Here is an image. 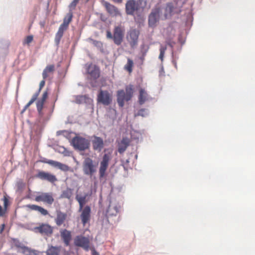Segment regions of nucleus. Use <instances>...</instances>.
<instances>
[{"instance_id":"nucleus-38","label":"nucleus","mask_w":255,"mask_h":255,"mask_svg":"<svg viewBox=\"0 0 255 255\" xmlns=\"http://www.w3.org/2000/svg\"><path fill=\"white\" fill-rule=\"evenodd\" d=\"M47 96H48L47 92H45L43 94V95H42V98L41 101V108H40V109H42L44 102H45V101L47 99Z\"/></svg>"},{"instance_id":"nucleus-47","label":"nucleus","mask_w":255,"mask_h":255,"mask_svg":"<svg viewBox=\"0 0 255 255\" xmlns=\"http://www.w3.org/2000/svg\"><path fill=\"white\" fill-rule=\"evenodd\" d=\"M34 102L31 99L29 101V102L25 106L23 110H26L32 104H33Z\"/></svg>"},{"instance_id":"nucleus-13","label":"nucleus","mask_w":255,"mask_h":255,"mask_svg":"<svg viewBox=\"0 0 255 255\" xmlns=\"http://www.w3.org/2000/svg\"><path fill=\"white\" fill-rule=\"evenodd\" d=\"M102 4L105 7L107 12L112 16H117L120 15L118 8L110 2L103 0Z\"/></svg>"},{"instance_id":"nucleus-4","label":"nucleus","mask_w":255,"mask_h":255,"mask_svg":"<svg viewBox=\"0 0 255 255\" xmlns=\"http://www.w3.org/2000/svg\"><path fill=\"white\" fill-rule=\"evenodd\" d=\"M125 35L124 27L121 25L116 26L113 31V41L115 44L120 45L123 41Z\"/></svg>"},{"instance_id":"nucleus-15","label":"nucleus","mask_w":255,"mask_h":255,"mask_svg":"<svg viewBox=\"0 0 255 255\" xmlns=\"http://www.w3.org/2000/svg\"><path fill=\"white\" fill-rule=\"evenodd\" d=\"M80 211V210H79ZM91 208L89 206H85L82 209L80 218L82 224L85 226L87 223H89L91 219Z\"/></svg>"},{"instance_id":"nucleus-11","label":"nucleus","mask_w":255,"mask_h":255,"mask_svg":"<svg viewBox=\"0 0 255 255\" xmlns=\"http://www.w3.org/2000/svg\"><path fill=\"white\" fill-rule=\"evenodd\" d=\"M110 160V155L108 154H105L103 157L102 160L100 162V166L99 168V176L100 178H102L105 176L106 171L109 165Z\"/></svg>"},{"instance_id":"nucleus-40","label":"nucleus","mask_w":255,"mask_h":255,"mask_svg":"<svg viewBox=\"0 0 255 255\" xmlns=\"http://www.w3.org/2000/svg\"><path fill=\"white\" fill-rule=\"evenodd\" d=\"M38 212L40 213L42 215L45 216L48 214V212L47 210L44 209L43 208L39 206V209L38 210Z\"/></svg>"},{"instance_id":"nucleus-52","label":"nucleus","mask_w":255,"mask_h":255,"mask_svg":"<svg viewBox=\"0 0 255 255\" xmlns=\"http://www.w3.org/2000/svg\"><path fill=\"white\" fill-rule=\"evenodd\" d=\"M139 19L140 20V22H143L144 21V18L142 16H140Z\"/></svg>"},{"instance_id":"nucleus-3","label":"nucleus","mask_w":255,"mask_h":255,"mask_svg":"<svg viewBox=\"0 0 255 255\" xmlns=\"http://www.w3.org/2000/svg\"><path fill=\"white\" fill-rule=\"evenodd\" d=\"M72 144L75 149L82 151L89 147V142L84 137L77 136L72 139Z\"/></svg>"},{"instance_id":"nucleus-8","label":"nucleus","mask_w":255,"mask_h":255,"mask_svg":"<svg viewBox=\"0 0 255 255\" xmlns=\"http://www.w3.org/2000/svg\"><path fill=\"white\" fill-rule=\"evenodd\" d=\"M35 201L43 202L47 204L51 205L54 202V199L52 193L43 192L35 197Z\"/></svg>"},{"instance_id":"nucleus-23","label":"nucleus","mask_w":255,"mask_h":255,"mask_svg":"<svg viewBox=\"0 0 255 255\" xmlns=\"http://www.w3.org/2000/svg\"><path fill=\"white\" fill-rule=\"evenodd\" d=\"M87 194H85L83 196L77 195L76 199L78 202L79 204V210H82L84 208V205L88 202L87 200Z\"/></svg>"},{"instance_id":"nucleus-48","label":"nucleus","mask_w":255,"mask_h":255,"mask_svg":"<svg viewBox=\"0 0 255 255\" xmlns=\"http://www.w3.org/2000/svg\"><path fill=\"white\" fill-rule=\"evenodd\" d=\"M39 91H38L37 93H36L34 94L33 95V96H32V98H31V99L32 100H33L34 102H35V100L37 99V97H38V95H39Z\"/></svg>"},{"instance_id":"nucleus-51","label":"nucleus","mask_w":255,"mask_h":255,"mask_svg":"<svg viewBox=\"0 0 255 255\" xmlns=\"http://www.w3.org/2000/svg\"><path fill=\"white\" fill-rule=\"evenodd\" d=\"M37 110L38 111L41 110V102H39L37 104Z\"/></svg>"},{"instance_id":"nucleus-30","label":"nucleus","mask_w":255,"mask_h":255,"mask_svg":"<svg viewBox=\"0 0 255 255\" xmlns=\"http://www.w3.org/2000/svg\"><path fill=\"white\" fill-rule=\"evenodd\" d=\"M73 195L72 190L70 188H67L66 190L63 191L61 197L62 198L70 199Z\"/></svg>"},{"instance_id":"nucleus-28","label":"nucleus","mask_w":255,"mask_h":255,"mask_svg":"<svg viewBox=\"0 0 255 255\" xmlns=\"http://www.w3.org/2000/svg\"><path fill=\"white\" fill-rule=\"evenodd\" d=\"M2 200L3 202V208L1 207V206L0 205V216L2 217L4 215L7 206L8 204V199L7 197L5 196L3 197V198L2 199Z\"/></svg>"},{"instance_id":"nucleus-22","label":"nucleus","mask_w":255,"mask_h":255,"mask_svg":"<svg viewBox=\"0 0 255 255\" xmlns=\"http://www.w3.org/2000/svg\"><path fill=\"white\" fill-rule=\"evenodd\" d=\"M138 103L139 105H143L148 100V95L143 89H140L139 91Z\"/></svg>"},{"instance_id":"nucleus-18","label":"nucleus","mask_w":255,"mask_h":255,"mask_svg":"<svg viewBox=\"0 0 255 255\" xmlns=\"http://www.w3.org/2000/svg\"><path fill=\"white\" fill-rule=\"evenodd\" d=\"M60 235L66 246H68L72 239L71 232L66 229L60 231Z\"/></svg>"},{"instance_id":"nucleus-46","label":"nucleus","mask_w":255,"mask_h":255,"mask_svg":"<svg viewBox=\"0 0 255 255\" xmlns=\"http://www.w3.org/2000/svg\"><path fill=\"white\" fill-rule=\"evenodd\" d=\"M45 79H44L43 80H42L40 83V84H39V92H40L41 90L42 89V88L45 85Z\"/></svg>"},{"instance_id":"nucleus-37","label":"nucleus","mask_w":255,"mask_h":255,"mask_svg":"<svg viewBox=\"0 0 255 255\" xmlns=\"http://www.w3.org/2000/svg\"><path fill=\"white\" fill-rule=\"evenodd\" d=\"M26 207L31 210L38 211L39 206L38 205H36L28 204V205H26Z\"/></svg>"},{"instance_id":"nucleus-19","label":"nucleus","mask_w":255,"mask_h":255,"mask_svg":"<svg viewBox=\"0 0 255 255\" xmlns=\"http://www.w3.org/2000/svg\"><path fill=\"white\" fill-rule=\"evenodd\" d=\"M130 143L129 139L127 137H123L118 145V151L120 153H123L127 147L128 146Z\"/></svg>"},{"instance_id":"nucleus-42","label":"nucleus","mask_w":255,"mask_h":255,"mask_svg":"<svg viewBox=\"0 0 255 255\" xmlns=\"http://www.w3.org/2000/svg\"><path fill=\"white\" fill-rule=\"evenodd\" d=\"M79 1V0H73L69 5L70 8L71 9H74Z\"/></svg>"},{"instance_id":"nucleus-31","label":"nucleus","mask_w":255,"mask_h":255,"mask_svg":"<svg viewBox=\"0 0 255 255\" xmlns=\"http://www.w3.org/2000/svg\"><path fill=\"white\" fill-rule=\"evenodd\" d=\"M133 66V62L130 58H128L127 63L125 65L124 69L127 70L129 73L132 71V67Z\"/></svg>"},{"instance_id":"nucleus-5","label":"nucleus","mask_w":255,"mask_h":255,"mask_svg":"<svg viewBox=\"0 0 255 255\" xmlns=\"http://www.w3.org/2000/svg\"><path fill=\"white\" fill-rule=\"evenodd\" d=\"M180 11V7L178 5L177 1L175 0L172 2H168L166 4L165 8L164 16L166 18L168 16H170L174 13H179Z\"/></svg>"},{"instance_id":"nucleus-29","label":"nucleus","mask_w":255,"mask_h":255,"mask_svg":"<svg viewBox=\"0 0 255 255\" xmlns=\"http://www.w3.org/2000/svg\"><path fill=\"white\" fill-rule=\"evenodd\" d=\"M133 86L129 85L126 88V100L128 101L130 100L133 96Z\"/></svg>"},{"instance_id":"nucleus-20","label":"nucleus","mask_w":255,"mask_h":255,"mask_svg":"<svg viewBox=\"0 0 255 255\" xmlns=\"http://www.w3.org/2000/svg\"><path fill=\"white\" fill-rule=\"evenodd\" d=\"M92 143L94 149L99 151H101L104 147L103 140L99 137H95Z\"/></svg>"},{"instance_id":"nucleus-50","label":"nucleus","mask_w":255,"mask_h":255,"mask_svg":"<svg viewBox=\"0 0 255 255\" xmlns=\"http://www.w3.org/2000/svg\"><path fill=\"white\" fill-rule=\"evenodd\" d=\"M4 227H5V225L4 224H2L1 225V226L0 227V234H1L2 233V232L3 231Z\"/></svg>"},{"instance_id":"nucleus-10","label":"nucleus","mask_w":255,"mask_h":255,"mask_svg":"<svg viewBox=\"0 0 255 255\" xmlns=\"http://www.w3.org/2000/svg\"><path fill=\"white\" fill-rule=\"evenodd\" d=\"M160 9L158 7H155L148 16V25L150 27H154L156 26L157 22L159 18Z\"/></svg>"},{"instance_id":"nucleus-7","label":"nucleus","mask_w":255,"mask_h":255,"mask_svg":"<svg viewBox=\"0 0 255 255\" xmlns=\"http://www.w3.org/2000/svg\"><path fill=\"white\" fill-rule=\"evenodd\" d=\"M35 233H39L42 235L51 236L53 232V229L52 226L48 224L41 223L34 228Z\"/></svg>"},{"instance_id":"nucleus-45","label":"nucleus","mask_w":255,"mask_h":255,"mask_svg":"<svg viewBox=\"0 0 255 255\" xmlns=\"http://www.w3.org/2000/svg\"><path fill=\"white\" fill-rule=\"evenodd\" d=\"M106 36L107 38L112 39L113 40V34H112L110 30H107L106 31Z\"/></svg>"},{"instance_id":"nucleus-41","label":"nucleus","mask_w":255,"mask_h":255,"mask_svg":"<svg viewBox=\"0 0 255 255\" xmlns=\"http://www.w3.org/2000/svg\"><path fill=\"white\" fill-rule=\"evenodd\" d=\"M32 40H33V36L29 35L26 37V38L24 40V43L28 44L30 43H31L32 41Z\"/></svg>"},{"instance_id":"nucleus-27","label":"nucleus","mask_w":255,"mask_h":255,"mask_svg":"<svg viewBox=\"0 0 255 255\" xmlns=\"http://www.w3.org/2000/svg\"><path fill=\"white\" fill-rule=\"evenodd\" d=\"M55 70V66L54 65H47L44 69L42 73L43 79H46L49 76V73H52Z\"/></svg>"},{"instance_id":"nucleus-21","label":"nucleus","mask_w":255,"mask_h":255,"mask_svg":"<svg viewBox=\"0 0 255 255\" xmlns=\"http://www.w3.org/2000/svg\"><path fill=\"white\" fill-rule=\"evenodd\" d=\"M119 212V208L117 205L110 204L107 210V216L108 218L116 216Z\"/></svg>"},{"instance_id":"nucleus-49","label":"nucleus","mask_w":255,"mask_h":255,"mask_svg":"<svg viewBox=\"0 0 255 255\" xmlns=\"http://www.w3.org/2000/svg\"><path fill=\"white\" fill-rule=\"evenodd\" d=\"M90 250L92 251V255H99V254L95 251L94 248H91L90 247Z\"/></svg>"},{"instance_id":"nucleus-39","label":"nucleus","mask_w":255,"mask_h":255,"mask_svg":"<svg viewBox=\"0 0 255 255\" xmlns=\"http://www.w3.org/2000/svg\"><path fill=\"white\" fill-rule=\"evenodd\" d=\"M118 98L126 99V94L124 90H120L118 92Z\"/></svg>"},{"instance_id":"nucleus-24","label":"nucleus","mask_w":255,"mask_h":255,"mask_svg":"<svg viewBox=\"0 0 255 255\" xmlns=\"http://www.w3.org/2000/svg\"><path fill=\"white\" fill-rule=\"evenodd\" d=\"M60 247L50 246L48 247L46 251V255H59L60 252Z\"/></svg>"},{"instance_id":"nucleus-44","label":"nucleus","mask_w":255,"mask_h":255,"mask_svg":"<svg viewBox=\"0 0 255 255\" xmlns=\"http://www.w3.org/2000/svg\"><path fill=\"white\" fill-rule=\"evenodd\" d=\"M126 99L117 98L118 103L120 107H123L124 105V102Z\"/></svg>"},{"instance_id":"nucleus-6","label":"nucleus","mask_w":255,"mask_h":255,"mask_svg":"<svg viewBox=\"0 0 255 255\" xmlns=\"http://www.w3.org/2000/svg\"><path fill=\"white\" fill-rule=\"evenodd\" d=\"M74 243L75 246L81 247L86 251L90 250V240L87 237L77 236L74 239Z\"/></svg>"},{"instance_id":"nucleus-17","label":"nucleus","mask_w":255,"mask_h":255,"mask_svg":"<svg viewBox=\"0 0 255 255\" xmlns=\"http://www.w3.org/2000/svg\"><path fill=\"white\" fill-rule=\"evenodd\" d=\"M36 177L41 180H46L51 183L57 181V178L54 175L43 171H39Z\"/></svg>"},{"instance_id":"nucleus-34","label":"nucleus","mask_w":255,"mask_h":255,"mask_svg":"<svg viewBox=\"0 0 255 255\" xmlns=\"http://www.w3.org/2000/svg\"><path fill=\"white\" fill-rule=\"evenodd\" d=\"M13 243L14 246L18 249H22V248L24 246L21 243L19 242V241L17 239H13Z\"/></svg>"},{"instance_id":"nucleus-9","label":"nucleus","mask_w":255,"mask_h":255,"mask_svg":"<svg viewBox=\"0 0 255 255\" xmlns=\"http://www.w3.org/2000/svg\"><path fill=\"white\" fill-rule=\"evenodd\" d=\"M141 3L140 0L136 1L134 0H128L126 4V11L127 14L133 15L135 11L139 9V4Z\"/></svg>"},{"instance_id":"nucleus-25","label":"nucleus","mask_w":255,"mask_h":255,"mask_svg":"<svg viewBox=\"0 0 255 255\" xmlns=\"http://www.w3.org/2000/svg\"><path fill=\"white\" fill-rule=\"evenodd\" d=\"M21 253L24 255H38L39 252L28 247L24 246L21 249Z\"/></svg>"},{"instance_id":"nucleus-35","label":"nucleus","mask_w":255,"mask_h":255,"mask_svg":"<svg viewBox=\"0 0 255 255\" xmlns=\"http://www.w3.org/2000/svg\"><path fill=\"white\" fill-rule=\"evenodd\" d=\"M166 50V47L161 46L160 48V54L159 56V58L161 59V61L163 60V58Z\"/></svg>"},{"instance_id":"nucleus-1","label":"nucleus","mask_w":255,"mask_h":255,"mask_svg":"<svg viewBox=\"0 0 255 255\" xmlns=\"http://www.w3.org/2000/svg\"><path fill=\"white\" fill-rule=\"evenodd\" d=\"M83 170L85 174L92 176L96 172V165L93 160L87 157L83 163Z\"/></svg>"},{"instance_id":"nucleus-32","label":"nucleus","mask_w":255,"mask_h":255,"mask_svg":"<svg viewBox=\"0 0 255 255\" xmlns=\"http://www.w3.org/2000/svg\"><path fill=\"white\" fill-rule=\"evenodd\" d=\"M72 13L71 12H69L67 14L66 16L64 18L63 20V22L62 23L66 25V26L68 27L69 23L72 21Z\"/></svg>"},{"instance_id":"nucleus-36","label":"nucleus","mask_w":255,"mask_h":255,"mask_svg":"<svg viewBox=\"0 0 255 255\" xmlns=\"http://www.w3.org/2000/svg\"><path fill=\"white\" fill-rule=\"evenodd\" d=\"M147 115V111L145 109H141L138 111L137 114V116H141L142 117H145Z\"/></svg>"},{"instance_id":"nucleus-26","label":"nucleus","mask_w":255,"mask_h":255,"mask_svg":"<svg viewBox=\"0 0 255 255\" xmlns=\"http://www.w3.org/2000/svg\"><path fill=\"white\" fill-rule=\"evenodd\" d=\"M66 214L59 212L57 214V217L55 219V222L57 226H61L65 221L66 218Z\"/></svg>"},{"instance_id":"nucleus-16","label":"nucleus","mask_w":255,"mask_h":255,"mask_svg":"<svg viewBox=\"0 0 255 255\" xmlns=\"http://www.w3.org/2000/svg\"><path fill=\"white\" fill-rule=\"evenodd\" d=\"M42 162L48 164L54 167L57 168L63 171L70 170V167L68 165L56 161L45 159L42 160Z\"/></svg>"},{"instance_id":"nucleus-14","label":"nucleus","mask_w":255,"mask_h":255,"mask_svg":"<svg viewBox=\"0 0 255 255\" xmlns=\"http://www.w3.org/2000/svg\"><path fill=\"white\" fill-rule=\"evenodd\" d=\"M139 34V31L136 29H131L128 32L127 39L132 47L137 44Z\"/></svg>"},{"instance_id":"nucleus-33","label":"nucleus","mask_w":255,"mask_h":255,"mask_svg":"<svg viewBox=\"0 0 255 255\" xmlns=\"http://www.w3.org/2000/svg\"><path fill=\"white\" fill-rule=\"evenodd\" d=\"M63 32H61L58 30L56 34L55 38V41L57 45L59 44L60 41L63 36Z\"/></svg>"},{"instance_id":"nucleus-43","label":"nucleus","mask_w":255,"mask_h":255,"mask_svg":"<svg viewBox=\"0 0 255 255\" xmlns=\"http://www.w3.org/2000/svg\"><path fill=\"white\" fill-rule=\"evenodd\" d=\"M68 27L66 26V25L62 23L59 27L58 31L64 33V31H65L68 28Z\"/></svg>"},{"instance_id":"nucleus-12","label":"nucleus","mask_w":255,"mask_h":255,"mask_svg":"<svg viewBox=\"0 0 255 255\" xmlns=\"http://www.w3.org/2000/svg\"><path fill=\"white\" fill-rule=\"evenodd\" d=\"M87 72L91 78L94 80L99 78L100 75L99 68L92 63L87 64Z\"/></svg>"},{"instance_id":"nucleus-2","label":"nucleus","mask_w":255,"mask_h":255,"mask_svg":"<svg viewBox=\"0 0 255 255\" xmlns=\"http://www.w3.org/2000/svg\"><path fill=\"white\" fill-rule=\"evenodd\" d=\"M97 102L105 106L110 105L112 102V94L107 90H100L97 95Z\"/></svg>"}]
</instances>
